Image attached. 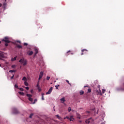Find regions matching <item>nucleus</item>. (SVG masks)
<instances>
[{
    "mask_svg": "<svg viewBox=\"0 0 124 124\" xmlns=\"http://www.w3.org/2000/svg\"><path fill=\"white\" fill-rule=\"evenodd\" d=\"M32 116H33V114L31 113L30 114V116H29V118H32Z\"/></svg>",
    "mask_w": 124,
    "mask_h": 124,
    "instance_id": "obj_29",
    "label": "nucleus"
},
{
    "mask_svg": "<svg viewBox=\"0 0 124 124\" xmlns=\"http://www.w3.org/2000/svg\"><path fill=\"white\" fill-rule=\"evenodd\" d=\"M56 117H57L59 119V120H60L61 121L62 120V118L60 117V116H59L58 115H56Z\"/></svg>",
    "mask_w": 124,
    "mask_h": 124,
    "instance_id": "obj_20",
    "label": "nucleus"
},
{
    "mask_svg": "<svg viewBox=\"0 0 124 124\" xmlns=\"http://www.w3.org/2000/svg\"><path fill=\"white\" fill-rule=\"evenodd\" d=\"M14 78V75H13V76L11 77V79H13Z\"/></svg>",
    "mask_w": 124,
    "mask_h": 124,
    "instance_id": "obj_38",
    "label": "nucleus"
},
{
    "mask_svg": "<svg viewBox=\"0 0 124 124\" xmlns=\"http://www.w3.org/2000/svg\"><path fill=\"white\" fill-rule=\"evenodd\" d=\"M16 47L17 48H18V49H22L23 48V46H22L19 45H16Z\"/></svg>",
    "mask_w": 124,
    "mask_h": 124,
    "instance_id": "obj_16",
    "label": "nucleus"
},
{
    "mask_svg": "<svg viewBox=\"0 0 124 124\" xmlns=\"http://www.w3.org/2000/svg\"><path fill=\"white\" fill-rule=\"evenodd\" d=\"M15 66H14V65H12V67L13 68L15 67Z\"/></svg>",
    "mask_w": 124,
    "mask_h": 124,
    "instance_id": "obj_43",
    "label": "nucleus"
},
{
    "mask_svg": "<svg viewBox=\"0 0 124 124\" xmlns=\"http://www.w3.org/2000/svg\"><path fill=\"white\" fill-rule=\"evenodd\" d=\"M105 92H106V90H105V89H102V93H105Z\"/></svg>",
    "mask_w": 124,
    "mask_h": 124,
    "instance_id": "obj_30",
    "label": "nucleus"
},
{
    "mask_svg": "<svg viewBox=\"0 0 124 124\" xmlns=\"http://www.w3.org/2000/svg\"><path fill=\"white\" fill-rule=\"evenodd\" d=\"M16 71L14 70H11L9 71V72H11V73H12V72H16Z\"/></svg>",
    "mask_w": 124,
    "mask_h": 124,
    "instance_id": "obj_25",
    "label": "nucleus"
},
{
    "mask_svg": "<svg viewBox=\"0 0 124 124\" xmlns=\"http://www.w3.org/2000/svg\"><path fill=\"white\" fill-rule=\"evenodd\" d=\"M100 86L98 85L97 87V88H96L94 90V92H95L96 94L97 95H98V94H100V95H102V93H101V91L100 90Z\"/></svg>",
    "mask_w": 124,
    "mask_h": 124,
    "instance_id": "obj_2",
    "label": "nucleus"
},
{
    "mask_svg": "<svg viewBox=\"0 0 124 124\" xmlns=\"http://www.w3.org/2000/svg\"><path fill=\"white\" fill-rule=\"evenodd\" d=\"M45 94H44V93H42V100H44V95Z\"/></svg>",
    "mask_w": 124,
    "mask_h": 124,
    "instance_id": "obj_19",
    "label": "nucleus"
},
{
    "mask_svg": "<svg viewBox=\"0 0 124 124\" xmlns=\"http://www.w3.org/2000/svg\"><path fill=\"white\" fill-rule=\"evenodd\" d=\"M26 96L28 97V100H29V101H31V102L32 104H35V102H36L37 101V99H35L34 101L33 102H32L33 101V99H32V95L31 94H27Z\"/></svg>",
    "mask_w": 124,
    "mask_h": 124,
    "instance_id": "obj_1",
    "label": "nucleus"
},
{
    "mask_svg": "<svg viewBox=\"0 0 124 124\" xmlns=\"http://www.w3.org/2000/svg\"><path fill=\"white\" fill-rule=\"evenodd\" d=\"M17 59V56L14 57V58H12L11 61L12 62H14V61H16Z\"/></svg>",
    "mask_w": 124,
    "mask_h": 124,
    "instance_id": "obj_18",
    "label": "nucleus"
},
{
    "mask_svg": "<svg viewBox=\"0 0 124 124\" xmlns=\"http://www.w3.org/2000/svg\"><path fill=\"white\" fill-rule=\"evenodd\" d=\"M0 66H1V65H0Z\"/></svg>",
    "mask_w": 124,
    "mask_h": 124,
    "instance_id": "obj_48",
    "label": "nucleus"
},
{
    "mask_svg": "<svg viewBox=\"0 0 124 124\" xmlns=\"http://www.w3.org/2000/svg\"><path fill=\"white\" fill-rule=\"evenodd\" d=\"M19 94H20L21 95H24V93L21 92H18Z\"/></svg>",
    "mask_w": 124,
    "mask_h": 124,
    "instance_id": "obj_23",
    "label": "nucleus"
},
{
    "mask_svg": "<svg viewBox=\"0 0 124 124\" xmlns=\"http://www.w3.org/2000/svg\"><path fill=\"white\" fill-rule=\"evenodd\" d=\"M66 82H67V83H68L70 86H71V84L69 83V81H68V80H66Z\"/></svg>",
    "mask_w": 124,
    "mask_h": 124,
    "instance_id": "obj_27",
    "label": "nucleus"
},
{
    "mask_svg": "<svg viewBox=\"0 0 124 124\" xmlns=\"http://www.w3.org/2000/svg\"><path fill=\"white\" fill-rule=\"evenodd\" d=\"M15 88H16V89H18V85L15 84Z\"/></svg>",
    "mask_w": 124,
    "mask_h": 124,
    "instance_id": "obj_28",
    "label": "nucleus"
},
{
    "mask_svg": "<svg viewBox=\"0 0 124 124\" xmlns=\"http://www.w3.org/2000/svg\"><path fill=\"white\" fill-rule=\"evenodd\" d=\"M22 81H24V82H27V78H26V77H24L23 78H22Z\"/></svg>",
    "mask_w": 124,
    "mask_h": 124,
    "instance_id": "obj_17",
    "label": "nucleus"
},
{
    "mask_svg": "<svg viewBox=\"0 0 124 124\" xmlns=\"http://www.w3.org/2000/svg\"><path fill=\"white\" fill-rule=\"evenodd\" d=\"M42 77H43V72H41L40 73V75H39V80H40V79H41V78H42Z\"/></svg>",
    "mask_w": 124,
    "mask_h": 124,
    "instance_id": "obj_10",
    "label": "nucleus"
},
{
    "mask_svg": "<svg viewBox=\"0 0 124 124\" xmlns=\"http://www.w3.org/2000/svg\"><path fill=\"white\" fill-rule=\"evenodd\" d=\"M73 55V53L72 52V51L69 50L67 52L66 54H65L66 56L67 57V56H68V55Z\"/></svg>",
    "mask_w": 124,
    "mask_h": 124,
    "instance_id": "obj_9",
    "label": "nucleus"
},
{
    "mask_svg": "<svg viewBox=\"0 0 124 124\" xmlns=\"http://www.w3.org/2000/svg\"><path fill=\"white\" fill-rule=\"evenodd\" d=\"M24 85L25 86H29V83L27 81L24 82Z\"/></svg>",
    "mask_w": 124,
    "mask_h": 124,
    "instance_id": "obj_24",
    "label": "nucleus"
},
{
    "mask_svg": "<svg viewBox=\"0 0 124 124\" xmlns=\"http://www.w3.org/2000/svg\"><path fill=\"white\" fill-rule=\"evenodd\" d=\"M27 54L29 55V56H32L33 54V51H29V52H28Z\"/></svg>",
    "mask_w": 124,
    "mask_h": 124,
    "instance_id": "obj_13",
    "label": "nucleus"
},
{
    "mask_svg": "<svg viewBox=\"0 0 124 124\" xmlns=\"http://www.w3.org/2000/svg\"><path fill=\"white\" fill-rule=\"evenodd\" d=\"M81 121H79V123H81Z\"/></svg>",
    "mask_w": 124,
    "mask_h": 124,
    "instance_id": "obj_49",
    "label": "nucleus"
},
{
    "mask_svg": "<svg viewBox=\"0 0 124 124\" xmlns=\"http://www.w3.org/2000/svg\"><path fill=\"white\" fill-rule=\"evenodd\" d=\"M20 89V90L21 91V92H24V89L23 88H19Z\"/></svg>",
    "mask_w": 124,
    "mask_h": 124,
    "instance_id": "obj_36",
    "label": "nucleus"
},
{
    "mask_svg": "<svg viewBox=\"0 0 124 124\" xmlns=\"http://www.w3.org/2000/svg\"><path fill=\"white\" fill-rule=\"evenodd\" d=\"M70 111H71V107H69V108H68V111L70 112Z\"/></svg>",
    "mask_w": 124,
    "mask_h": 124,
    "instance_id": "obj_34",
    "label": "nucleus"
},
{
    "mask_svg": "<svg viewBox=\"0 0 124 124\" xmlns=\"http://www.w3.org/2000/svg\"><path fill=\"white\" fill-rule=\"evenodd\" d=\"M18 42L19 43H21V42H20V41H18Z\"/></svg>",
    "mask_w": 124,
    "mask_h": 124,
    "instance_id": "obj_45",
    "label": "nucleus"
},
{
    "mask_svg": "<svg viewBox=\"0 0 124 124\" xmlns=\"http://www.w3.org/2000/svg\"><path fill=\"white\" fill-rule=\"evenodd\" d=\"M13 112L14 114L16 115L17 114H19V110H18V109H17L16 108H14L13 109Z\"/></svg>",
    "mask_w": 124,
    "mask_h": 124,
    "instance_id": "obj_6",
    "label": "nucleus"
},
{
    "mask_svg": "<svg viewBox=\"0 0 124 124\" xmlns=\"http://www.w3.org/2000/svg\"><path fill=\"white\" fill-rule=\"evenodd\" d=\"M92 92V89L89 88L88 89V93H91Z\"/></svg>",
    "mask_w": 124,
    "mask_h": 124,
    "instance_id": "obj_26",
    "label": "nucleus"
},
{
    "mask_svg": "<svg viewBox=\"0 0 124 124\" xmlns=\"http://www.w3.org/2000/svg\"><path fill=\"white\" fill-rule=\"evenodd\" d=\"M58 87H60V85H58V86H57V85L55 86V88H56V90H59V88H58Z\"/></svg>",
    "mask_w": 124,
    "mask_h": 124,
    "instance_id": "obj_32",
    "label": "nucleus"
},
{
    "mask_svg": "<svg viewBox=\"0 0 124 124\" xmlns=\"http://www.w3.org/2000/svg\"><path fill=\"white\" fill-rule=\"evenodd\" d=\"M53 91V87H51L48 91L46 93V94H51V93H52V91Z\"/></svg>",
    "mask_w": 124,
    "mask_h": 124,
    "instance_id": "obj_7",
    "label": "nucleus"
},
{
    "mask_svg": "<svg viewBox=\"0 0 124 124\" xmlns=\"http://www.w3.org/2000/svg\"><path fill=\"white\" fill-rule=\"evenodd\" d=\"M86 87H88V86H84V88H86Z\"/></svg>",
    "mask_w": 124,
    "mask_h": 124,
    "instance_id": "obj_46",
    "label": "nucleus"
},
{
    "mask_svg": "<svg viewBox=\"0 0 124 124\" xmlns=\"http://www.w3.org/2000/svg\"><path fill=\"white\" fill-rule=\"evenodd\" d=\"M19 62H21V64H23V65L25 66V65H27V64L28 63V62L27 61V60L24 59H21L19 61Z\"/></svg>",
    "mask_w": 124,
    "mask_h": 124,
    "instance_id": "obj_3",
    "label": "nucleus"
},
{
    "mask_svg": "<svg viewBox=\"0 0 124 124\" xmlns=\"http://www.w3.org/2000/svg\"><path fill=\"white\" fill-rule=\"evenodd\" d=\"M38 90L39 92H40L41 91V89H40V88H38Z\"/></svg>",
    "mask_w": 124,
    "mask_h": 124,
    "instance_id": "obj_41",
    "label": "nucleus"
},
{
    "mask_svg": "<svg viewBox=\"0 0 124 124\" xmlns=\"http://www.w3.org/2000/svg\"><path fill=\"white\" fill-rule=\"evenodd\" d=\"M60 100L62 103H63V102H64V101H65V99H64V97H63V98H61L60 99Z\"/></svg>",
    "mask_w": 124,
    "mask_h": 124,
    "instance_id": "obj_14",
    "label": "nucleus"
},
{
    "mask_svg": "<svg viewBox=\"0 0 124 124\" xmlns=\"http://www.w3.org/2000/svg\"><path fill=\"white\" fill-rule=\"evenodd\" d=\"M2 6V4L1 3H0V7H1Z\"/></svg>",
    "mask_w": 124,
    "mask_h": 124,
    "instance_id": "obj_42",
    "label": "nucleus"
},
{
    "mask_svg": "<svg viewBox=\"0 0 124 124\" xmlns=\"http://www.w3.org/2000/svg\"><path fill=\"white\" fill-rule=\"evenodd\" d=\"M1 41H0V44H1Z\"/></svg>",
    "mask_w": 124,
    "mask_h": 124,
    "instance_id": "obj_47",
    "label": "nucleus"
},
{
    "mask_svg": "<svg viewBox=\"0 0 124 124\" xmlns=\"http://www.w3.org/2000/svg\"><path fill=\"white\" fill-rule=\"evenodd\" d=\"M6 5H7V3H6V0H5V2L3 3V6L4 9L6 7Z\"/></svg>",
    "mask_w": 124,
    "mask_h": 124,
    "instance_id": "obj_12",
    "label": "nucleus"
},
{
    "mask_svg": "<svg viewBox=\"0 0 124 124\" xmlns=\"http://www.w3.org/2000/svg\"><path fill=\"white\" fill-rule=\"evenodd\" d=\"M85 51L86 52H88V50H87V49H82V50H81V52H82L81 55H84V52H85Z\"/></svg>",
    "mask_w": 124,
    "mask_h": 124,
    "instance_id": "obj_15",
    "label": "nucleus"
},
{
    "mask_svg": "<svg viewBox=\"0 0 124 124\" xmlns=\"http://www.w3.org/2000/svg\"><path fill=\"white\" fill-rule=\"evenodd\" d=\"M84 91H83L82 90H81L79 92V93H80V95H82L84 94Z\"/></svg>",
    "mask_w": 124,
    "mask_h": 124,
    "instance_id": "obj_21",
    "label": "nucleus"
},
{
    "mask_svg": "<svg viewBox=\"0 0 124 124\" xmlns=\"http://www.w3.org/2000/svg\"><path fill=\"white\" fill-rule=\"evenodd\" d=\"M5 46H6V47H7V46H8V44H7V43H6L5 44Z\"/></svg>",
    "mask_w": 124,
    "mask_h": 124,
    "instance_id": "obj_37",
    "label": "nucleus"
},
{
    "mask_svg": "<svg viewBox=\"0 0 124 124\" xmlns=\"http://www.w3.org/2000/svg\"><path fill=\"white\" fill-rule=\"evenodd\" d=\"M78 119H81V117H80V116H78Z\"/></svg>",
    "mask_w": 124,
    "mask_h": 124,
    "instance_id": "obj_44",
    "label": "nucleus"
},
{
    "mask_svg": "<svg viewBox=\"0 0 124 124\" xmlns=\"http://www.w3.org/2000/svg\"><path fill=\"white\" fill-rule=\"evenodd\" d=\"M30 88H29V87H26V89L27 90H29Z\"/></svg>",
    "mask_w": 124,
    "mask_h": 124,
    "instance_id": "obj_40",
    "label": "nucleus"
},
{
    "mask_svg": "<svg viewBox=\"0 0 124 124\" xmlns=\"http://www.w3.org/2000/svg\"><path fill=\"white\" fill-rule=\"evenodd\" d=\"M36 87H37V89H39L40 87H39V83H37Z\"/></svg>",
    "mask_w": 124,
    "mask_h": 124,
    "instance_id": "obj_31",
    "label": "nucleus"
},
{
    "mask_svg": "<svg viewBox=\"0 0 124 124\" xmlns=\"http://www.w3.org/2000/svg\"><path fill=\"white\" fill-rule=\"evenodd\" d=\"M5 56H4V55L3 54L0 53V60L1 61H3V59H5Z\"/></svg>",
    "mask_w": 124,
    "mask_h": 124,
    "instance_id": "obj_8",
    "label": "nucleus"
},
{
    "mask_svg": "<svg viewBox=\"0 0 124 124\" xmlns=\"http://www.w3.org/2000/svg\"><path fill=\"white\" fill-rule=\"evenodd\" d=\"M31 93H33V90H31Z\"/></svg>",
    "mask_w": 124,
    "mask_h": 124,
    "instance_id": "obj_39",
    "label": "nucleus"
},
{
    "mask_svg": "<svg viewBox=\"0 0 124 124\" xmlns=\"http://www.w3.org/2000/svg\"><path fill=\"white\" fill-rule=\"evenodd\" d=\"M92 120V118H89L86 120L85 123L86 124H90V122Z\"/></svg>",
    "mask_w": 124,
    "mask_h": 124,
    "instance_id": "obj_11",
    "label": "nucleus"
},
{
    "mask_svg": "<svg viewBox=\"0 0 124 124\" xmlns=\"http://www.w3.org/2000/svg\"><path fill=\"white\" fill-rule=\"evenodd\" d=\"M35 55H36V54H38V49H37V48H35Z\"/></svg>",
    "mask_w": 124,
    "mask_h": 124,
    "instance_id": "obj_22",
    "label": "nucleus"
},
{
    "mask_svg": "<svg viewBox=\"0 0 124 124\" xmlns=\"http://www.w3.org/2000/svg\"><path fill=\"white\" fill-rule=\"evenodd\" d=\"M46 80H50V77H46Z\"/></svg>",
    "mask_w": 124,
    "mask_h": 124,
    "instance_id": "obj_35",
    "label": "nucleus"
},
{
    "mask_svg": "<svg viewBox=\"0 0 124 124\" xmlns=\"http://www.w3.org/2000/svg\"><path fill=\"white\" fill-rule=\"evenodd\" d=\"M65 119H68L69 121H70V122H73V120H74V119L73 118V116H67L65 118H64V120H65Z\"/></svg>",
    "mask_w": 124,
    "mask_h": 124,
    "instance_id": "obj_4",
    "label": "nucleus"
},
{
    "mask_svg": "<svg viewBox=\"0 0 124 124\" xmlns=\"http://www.w3.org/2000/svg\"><path fill=\"white\" fill-rule=\"evenodd\" d=\"M2 41H4L5 43H10V41L8 40V37H5L4 39H3Z\"/></svg>",
    "mask_w": 124,
    "mask_h": 124,
    "instance_id": "obj_5",
    "label": "nucleus"
},
{
    "mask_svg": "<svg viewBox=\"0 0 124 124\" xmlns=\"http://www.w3.org/2000/svg\"><path fill=\"white\" fill-rule=\"evenodd\" d=\"M24 46H28V43H24Z\"/></svg>",
    "mask_w": 124,
    "mask_h": 124,
    "instance_id": "obj_33",
    "label": "nucleus"
}]
</instances>
